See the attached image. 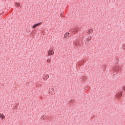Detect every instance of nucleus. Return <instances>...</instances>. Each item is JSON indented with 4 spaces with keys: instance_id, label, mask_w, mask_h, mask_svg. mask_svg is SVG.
<instances>
[{
    "instance_id": "1",
    "label": "nucleus",
    "mask_w": 125,
    "mask_h": 125,
    "mask_svg": "<svg viewBox=\"0 0 125 125\" xmlns=\"http://www.w3.org/2000/svg\"><path fill=\"white\" fill-rule=\"evenodd\" d=\"M112 70L114 72H119L121 70V67L118 66H115L112 68Z\"/></svg>"
},
{
    "instance_id": "2",
    "label": "nucleus",
    "mask_w": 125,
    "mask_h": 125,
    "mask_svg": "<svg viewBox=\"0 0 125 125\" xmlns=\"http://www.w3.org/2000/svg\"><path fill=\"white\" fill-rule=\"evenodd\" d=\"M123 91L122 92H118L116 94V97H117V98H119V99H120V98L122 97V96H123Z\"/></svg>"
},
{
    "instance_id": "3",
    "label": "nucleus",
    "mask_w": 125,
    "mask_h": 125,
    "mask_svg": "<svg viewBox=\"0 0 125 125\" xmlns=\"http://www.w3.org/2000/svg\"><path fill=\"white\" fill-rule=\"evenodd\" d=\"M42 22H39V23H36L35 24H34L32 26L33 29H35V28H37V27H38V26H40V25H42Z\"/></svg>"
},
{
    "instance_id": "4",
    "label": "nucleus",
    "mask_w": 125,
    "mask_h": 125,
    "mask_svg": "<svg viewBox=\"0 0 125 125\" xmlns=\"http://www.w3.org/2000/svg\"><path fill=\"white\" fill-rule=\"evenodd\" d=\"M54 51H53L52 50H49L48 51V56H50V55H54Z\"/></svg>"
},
{
    "instance_id": "5",
    "label": "nucleus",
    "mask_w": 125,
    "mask_h": 125,
    "mask_svg": "<svg viewBox=\"0 0 125 125\" xmlns=\"http://www.w3.org/2000/svg\"><path fill=\"white\" fill-rule=\"evenodd\" d=\"M79 30L80 29L77 27H74V28H72V29H71V30L73 31V32H74V33H78V32H79Z\"/></svg>"
},
{
    "instance_id": "6",
    "label": "nucleus",
    "mask_w": 125,
    "mask_h": 125,
    "mask_svg": "<svg viewBox=\"0 0 125 125\" xmlns=\"http://www.w3.org/2000/svg\"><path fill=\"white\" fill-rule=\"evenodd\" d=\"M49 78V75H46L44 76V78H43V80L44 81H46V80H47V79H48Z\"/></svg>"
},
{
    "instance_id": "7",
    "label": "nucleus",
    "mask_w": 125,
    "mask_h": 125,
    "mask_svg": "<svg viewBox=\"0 0 125 125\" xmlns=\"http://www.w3.org/2000/svg\"><path fill=\"white\" fill-rule=\"evenodd\" d=\"M70 33H66L65 34H64V37L65 38H67V37H68L69 38V37H70Z\"/></svg>"
},
{
    "instance_id": "8",
    "label": "nucleus",
    "mask_w": 125,
    "mask_h": 125,
    "mask_svg": "<svg viewBox=\"0 0 125 125\" xmlns=\"http://www.w3.org/2000/svg\"><path fill=\"white\" fill-rule=\"evenodd\" d=\"M0 119H1V120H3V119H4V118H5V117L4 116V115L3 114H0Z\"/></svg>"
},
{
    "instance_id": "9",
    "label": "nucleus",
    "mask_w": 125,
    "mask_h": 125,
    "mask_svg": "<svg viewBox=\"0 0 125 125\" xmlns=\"http://www.w3.org/2000/svg\"><path fill=\"white\" fill-rule=\"evenodd\" d=\"M41 120H43L44 119H46V117H45V116L43 115L41 118Z\"/></svg>"
},
{
    "instance_id": "10",
    "label": "nucleus",
    "mask_w": 125,
    "mask_h": 125,
    "mask_svg": "<svg viewBox=\"0 0 125 125\" xmlns=\"http://www.w3.org/2000/svg\"><path fill=\"white\" fill-rule=\"evenodd\" d=\"M16 6H17L18 7H19V6H20V3H17V2H16L15 3Z\"/></svg>"
},
{
    "instance_id": "11",
    "label": "nucleus",
    "mask_w": 125,
    "mask_h": 125,
    "mask_svg": "<svg viewBox=\"0 0 125 125\" xmlns=\"http://www.w3.org/2000/svg\"><path fill=\"white\" fill-rule=\"evenodd\" d=\"M87 42H88L90 41V40H91V37H88L87 38Z\"/></svg>"
},
{
    "instance_id": "12",
    "label": "nucleus",
    "mask_w": 125,
    "mask_h": 125,
    "mask_svg": "<svg viewBox=\"0 0 125 125\" xmlns=\"http://www.w3.org/2000/svg\"><path fill=\"white\" fill-rule=\"evenodd\" d=\"M92 29H89L88 32V34L89 35L91 33V32H92Z\"/></svg>"
},
{
    "instance_id": "13",
    "label": "nucleus",
    "mask_w": 125,
    "mask_h": 125,
    "mask_svg": "<svg viewBox=\"0 0 125 125\" xmlns=\"http://www.w3.org/2000/svg\"><path fill=\"white\" fill-rule=\"evenodd\" d=\"M53 88H51V89H49V92H52V91H53Z\"/></svg>"
},
{
    "instance_id": "14",
    "label": "nucleus",
    "mask_w": 125,
    "mask_h": 125,
    "mask_svg": "<svg viewBox=\"0 0 125 125\" xmlns=\"http://www.w3.org/2000/svg\"><path fill=\"white\" fill-rule=\"evenodd\" d=\"M51 61V59H48L47 62L48 63H50V62Z\"/></svg>"
},
{
    "instance_id": "15",
    "label": "nucleus",
    "mask_w": 125,
    "mask_h": 125,
    "mask_svg": "<svg viewBox=\"0 0 125 125\" xmlns=\"http://www.w3.org/2000/svg\"><path fill=\"white\" fill-rule=\"evenodd\" d=\"M123 90H125V86H124L123 87Z\"/></svg>"
},
{
    "instance_id": "16",
    "label": "nucleus",
    "mask_w": 125,
    "mask_h": 125,
    "mask_svg": "<svg viewBox=\"0 0 125 125\" xmlns=\"http://www.w3.org/2000/svg\"><path fill=\"white\" fill-rule=\"evenodd\" d=\"M83 80H84V81H85V77H82Z\"/></svg>"
},
{
    "instance_id": "17",
    "label": "nucleus",
    "mask_w": 125,
    "mask_h": 125,
    "mask_svg": "<svg viewBox=\"0 0 125 125\" xmlns=\"http://www.w3.org/2000/svg\"><path fill=\"white\" fill-rule=\"evenodd\" d=\"M116 63H119V60H116Z\"/></svg>"
},
{
    "instance_id": "18",
    "label": "nucleus",
    "mask_w": 125,
    "mask_h": 125,
    "mask_svg": "<svg viewBox=\"0 0 125 125\" xmlns=\"http://www.w3.org/2000/svg\"><path fill=\"white\" fill-rule=\"evenodd\" d=\"M61 16H62V13H61Z\"/></svg>"
}]
</instances>
